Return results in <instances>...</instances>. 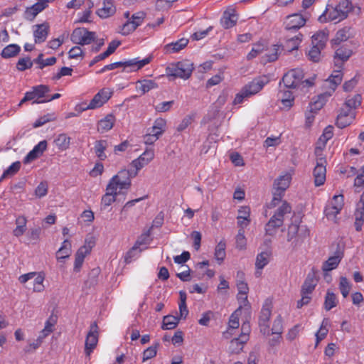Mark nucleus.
Wrapping results in <instances>:
<instances>
[{
	"mask_svg": "<svg viewBox=\"0 0 364 364\" xmlns=\"http://www.w3.org/2000/svg\"><path fill=\"white\" fill-rule=\"evenodd\" d=\"M338 288L342 296L344 298H346L350 291V289L352 288V284L346 277H341Z\"/></svg>",
	"mask_w": 364,
	"mask_h": 364,
	"instance_id": "55",
	"label": "nucleus"
},
{
	"mask_svg": "<svg viewBox=\"0 0 364 364\" xmlns=\"http://www.w3.org/2000/svg\"><path fill=\"white\" fill-rule=\"evenodd\" d=\"M116 11L112 0H104L102 6L97 11V14L102 18L112 16Z\"/></svg>",
	"mask_w": 364,
	"mask_h": 364,
	"instance_id": "40",
	"label": "nucleus"
},
{
	"mask_svg": "<svg viewBox=\"0 0 364 364\" xmlns=\"http://www.w3.org/2000/svg\"><path fill=\"white\" fill-rule=\"evenodd\" d=\"M329 321L327 318H324L322 321L321 325L316 333V346L326 338L328 332Z\"/></svg>",
	"mask_w": 364,
	"mask_h": 364,
	"instance_id": "52",
	"label": "nucleus"
},
{
	"mask_svg": "<svg viewBox=\"0 0 364 364\" xmlns=\"http://www.w3.org/2000/svg\"><path fill=\"white\" fill-rule=\"evenodd\" d=\"M242 312L245 314H250V311L246 312L245 311V307L239 306L238 308L231 314L228 321V329L223 333V337L225 338H230L232 335V331L238 328L240 326L239 318Z\"/></svg>",
	"mask_w": 364,
	"mask_h": 364,
	"instance_id": "19",
	"label": "nucleus"
},
{
	"mask_svg": "<svg viewBox=\"0 0 364 364\" xmlns=\"http://www.w3.org/2000/svg\"><path fill=\"white\" fill-rule=\"evenodd\" d=\"M70 40L73 43L81 46L90 45L96 40V33L83 27L77 28L72 32Z\"/></svg>",
	"mask_w": 364,
	"mask_h": 364,
	"instance_id": "11",
	"label": "nucleus"
},
{
	"mask_svg": "<svg viewBox=\"0 0 364 364\" xmlns=\"http://www.w3.org/2000/svg\"><path fill=\"white\" fill-rule=\"evenodd\" d=\"M34 42L36 43H41L44 42L49 33L50 26L47 22L40 24L33 25L32 27Z\"/></svg>",
	"mask_w": 364,
	"mask_h": 364,
	"instance_id": "22",
	"label": "nucleus"
},
{
	"mask_svg": "<svg viewBox=\"0 0 364 364\" xmlns=\"http://www.w3.org/2000/svg\"><path fill=\"white\" fill-rule=\"evenodd\" d=\"M269 82V78L266 75H263L254 79L242 88L250 97H252L258 93Z\"/></svg>",
	"mask_w": 364,
	"mask_h": 364,
	"instance_id": "21",
	"label": "nucleus"
},
{
	"mask_svg": "<svg viewBox=\"0 0 364 364\" xmlns=\"http://www.w3.org/2000/svg\"><path fill=\"white\" fill-rule=\"evenodd\" d=\"M158 85L156 82L146 79L138 80L135 85L136 90L141 95H144L150 90L156 89Z\"/></svg>",
	"mask_w": 364,
	"mask_h": 364,
	"instance_id": "41",
	"label": "nucleus"
},
{
	"mask_svg": "<svg viewBox=\"0 0 364 364\" xmlns=\"http://www.w3.org/2000/svg\"><path fill=\"white\" fill-rule=\"evenodd\" d=\"M193 70V65L189 60L171 64L166 68V74L168 77L188 79Z\"/></svg>",
	"mask_w": 364,
	"mask_h": 364,
	"instance_id": "5",
	"label": "nucleus"
},
{
	"mask_svg": "<svg viewBox=\"0 0 364 364\" xmlns=\"http://www.w3.org/2000/svg\"><path fill=\"white\" fill-rule=\"evenodd\" d=\"M47 6L48 4L45 2L38 1L33 5L27 7L24 13L25 18L29 21L33 20L35 17Z\"/></svg>",
	"mask_w": 364,
	"mask_h": 364,
	"instance_id": "36",
	"label": "nucleus"
},
{
	"mask_svg": "<svg viewBox=\"0 0 364 364\" xmlns=\"http://www.w3.org/2000/svg\"><path fill=\"white\" fill-rule=\"evenodd\" d=\"M21 51V47L18 44L12 43L6 46L1 51L3 58H11L16 56Z\"/></svg>",
	"mask_w": 364,
	"mask_h": 364,
	"instance_id": "48",
	"label": "nucleus"
},
{
	"mask_svg": "<svg viewBox=\"0 0 364 364\" xmlns=\"http://www.w3.org/2000/svg\"><path fill=\"white\" fill-rule=\"evenodd\" d=\"M304 77V73L300 69H293L287 73L282 81L287 88H296L300 86L304 87H309L314 85V78L302 80Z\"/></svg>",
	"mask_w": 364,
	"mask_h": 364,
	"instance_id": "3",
	"label": "nucleus"
},
{
	"mask_svg": "<svg viewBox=\"0 0 364 364\" xmlns=\"http://www.w3.org/2000/svg\"><path fill=\"white\" fill-rule=\"evenodd\" d=\"M95 242L93 237L85 240V244L80 247L75 253L73 270L75 272H80L84 259L86 256L90 255Z\"/></svg>",
	"mask_w": 364,
	"mask_h": 364,
	"instance_id": "14",
	"label": "nucleus"
},
{
	"mask_svg": "<svg viewBox=\"0 0 364 364\" xmlns=\"http://www.w3.org/2000/svg\"><path fill=\"white\" fill-rule=\"evenodd\" d=\"M49 88L45 85H38L34 87L33 90L31 92H27L28 94H31V97H32V100H33V103L40 104L45 103L46 98L42 100L45 97V95L48 92Z\"/></svg>",
	"mask_w": 364,
	"mask_h": 364,
	"instance_id": "34",
	"label": "nucleus"
},
{
	"mask_svg": "<svg viewBox=\"0 0 364 364\" xmlns=\"http://www.w3.org/2000/svg\"><path fill=\"white\" fill-rule=\"evenodd\" d=\"M264 50V45L261 43H256L253 46L251 51L247 54V58L252 60L258 55H263Z\"/></svg>",
	"mask_w": 364,
	"mask_h": 364,
	"instance_id": "60",
	"label": "nucleus"
},
{
	"mask_svg": "<svg viewBox=\"0 0 364 364\" xmlns=\"http://www.w3.org/2000/svg\"><path fill=\"white\" fill-rule=\"evenodd\" d=\"M48 192V186L47 182L42 181L41 182L38 186L36 188L34 191V195L37 198H41L45 197Z\"/></svg>",
	"mask_w": 364,
	"mask_h": 364,
	"instance_id": "62",
	"label": "nucleus"
},
{
	"mask_svg": "<svg viewBox=\"0 0 364 364\" xmlns=\"http://www.w3.org/2000/svg\"><path fill=\"white\" fill-rule=\"evenodd\" d=\"M154 156L155 152L154 149L147 148L137 159L133 160L132 162V166L136 169L135 172L134 173V176L137 175L139 170L151 163L154 159Z\"/></svg>",
	"mask_w": 364,
	"mask_h": 364,
	"instance_id": "18",
	"label": "nucleus"
},
{
	"mask_svg": "<svg viewBox=\"0 0 364 364\" xmlns=\"http://www.w3.org/2000/svg\"><path fill=\"white\" fill-rule=\"evenodd\" d=\"M250 208L248 206H241L237 210V224L240 229L247 228L250 222Z\"/></svg>",
	"mask_w": 364,
	"mask_h": 364,
	"instance_id": "25",
	"label": "nucleus"
},
{
	"mask_svg": "<svg viewBox=\"0 0 364 364\" xmlns=\"http://www.w3.org/2000/svg\"><path fill=\"white\" fill-rule=\"evenodd\" d=\"M338 304V299L336 295L328 290L325 296L324 308L326 311H329L331 309L336 306Z\"/></svg>",
	"mask_w": 364,
	"mask_h": 364,
	"instance_id": "56",
	"label": "nucleus"
},
{
	"mask_svg": "<svg viewBox=\"0 0 364 364\" xmlns=\"http://www.w3.org/2000/svg\"><path fill=\"white\" fill-rule=\"evenodd\" d=\"M134 176V173L129 170L122 169L110 178L107 187L119 194L124 190L127 191L130 188L132 178Z\"/></svg>",
	"mask_w": 364,
	"mask_h": 364,
	"instance_id": "2",
	"label": "nucleus"
},
{
	"mask_svg": "<svg viewBox=\"0 0 364 364\" xmlns=\"http://www.w3.org/2000/svg\"><path fill=\"white\" fill-rule=\"evenodd\" d=\"M188 43V40L187 38H181L175 42H172L171 43L166 44L164 46V51L166 53L171 54L178 53L182 49H183Z\"/></svg>",
	"mask_w": 364,
	"mask_h": 364,
	"instance_id": "39",
	"label": "nucleus"
},
{
	"mask_svg": "<svg viewBox=\"0 0 364 364\" xmlns=\"http://www.w3.org/2000/svg\"><path fill=\"white\" fill-rule=\"evenodd\" d=\"M118 194L109 189L108 187H106V193L101 199V205L103 208H106L111 205L117 198V196Z\"/></svg>",
	"mask_w": 364,
	"mask_h": 364,
	"instance_id": "50",
	"label": "nucleus"
},
{
	"mask_svg": "<svg viewBox=\"0 0 364 364\" xmlns=\"http://www.w3.org/2000/svg\"><path fill=\"white\" fill-rule=\"evenodd\" d=\"M236 247L240 250H245L247 245V239L245 236L244 229H239L235 237Z\"/></svg>",
	"mask_w": 364,
	"mask_h": 364,
	"instance_id": "64",
	"label": "nucleus"
},
{
	"mask_svg": "<svg viewBox=\"0 0 364 364\" xmlns=\"http://www.w3.org/2000/svg\"><path fill=\"white\" fill-rule=\"evenodd\" d=\"M294 175V170L291 169L282 172L274 181V188L278 192L274 194L272 200L271 205L275 206L282 197L283 193L289 187L292 176Z\"/></svg>",
	"mask_w": 364,
	"mask_h": 364,
	"instance_id": "6",
	"label": "nucleus"
},
{
	"mask_svg": "<svg viewBox=\"0 0 364 364\" xmlns=\"http://www.w3.org/2000/svg\"><path fill=\"white\" fill-rule=\"evenodd\" d=\"M72 253V243L68 239H65L60 247L55 253V257L58 262L63 263L65 259H68Z\"/></svg>",
	"mask_w": 364,
	"mask_h": 364,
	"instance_id": "28",
	"label": "nucleus"
},
{
	"mask_svg": "<svg viewBox=\"0 0 364 364\" xmlns=\"http://www.w3.org/2000/svg\"><path fill=\"white\" fill-rule=\"evenodd\" d=\"M326 165L327 161L326 158L316 159L315 166L312 172L316 186H320L324 184L326 179Z\"/></svg>",
	"mask_w": 364,
	"mask_h": 364,
	"instance_id": "16",
	"label": "nucleus"
},
{
	"mask_svg": "<svg viewBox=\"0 0 364 364\" xmlns=\"http://www.w3.org/2000/svg\"><path fill=\"white\" fill-rule=\"evenodd\" d=\"M167 122L166 120L162 117L156 118L153 125L147 129L152 136H156L160 138L166 131Z\"/></svg>",
	"mask_w": 364,
	"mask_h": 364,
	"instance_id": "31",
	"label": "nucleus"
},
{
	"mask_svg": "<svg viewBox=\"0 0 364 364\" xmlns=\"http://www.w3.org/2000/svg\"><path fill=\"white\" fill-rule=\"evenodd\" d=\"M179 321V318L174 316L168 315L163 318L162 328L170 330L174 328Z\"/></svg>",
	"mask_w": 364,
	"mask_h": 364,
	"instance_id": "59",
	"label": "nucleus"
},
{
	"mask_svg": "<svg viewBox=\"0 0 364 364\" xmlns=\"http://www.w3.org/2000/svg\"><path fill=\"white\" fill-rule=\"evenodd\" d=\"M278 98L281 101L283 108L289 109L294 103V97L289 90H280Z\"/></svg>",
	"mask_w": 364,
	"mask_h": 364,
	"instance_id": "43",
	"label": "nucleus"
},
{
	"mask_svg": "<svg viewBox=\"0 0 364 364\" xmlns=\"http://www.w3.org/2000/svg\"><path fill=\"white\" fill-rule=\"evenodd\" d=\"M237 21V15L234 9L230 8L224 11L220 19L222 26L225 28L233 27Z\"/></svg>",
	"mask_w": 364,
	"mask_h": 364,
	"instance_id": "26",
	"label": "nucleus"
},
{
	"mask_svg": "<svg viewBox=\"0 0 364 364\" xmlns=\"http://www.w3.org/2000/svg\"><path fill=\"white\" fill-rule=\"evenodd\" d=\"M146 249V242L138 240L133 247L125 255L124 260L127 263H130L134 258L137 257L140 252Z\"/></svg>",
	"mask_w": 364,
	"mask_h": 364,
	"instance_id": "33",
	"label": "nucleus"
},
{
	"mask_svg": "<svg viewBox=\"0 0 364 364\" xmlns=\"http://www.w3.org/2000/svg\"><path fill=\"white\" fill-rule=\"evenodd\" d=\"M352 55V50L346 47L338 48L334 55V67L338 69H342L343 64Z\"/></svg>",
	"mask_w": 364,
	"mask_h": 364,
	"instance_id": "24",
	"label": "nucleus"
},
{
	"mask_svg": "<svg viewBox=\"0 0 364 364\" xmlns=\"http://www.w3.org/2000/svg\"><path fill=\"white\" fill-rule=\"evenodd\" d=\"M272 314V304L269 301H265L261 309L259 317V326L260 332L264 336L270 335L269 319Z\"/></svg>",
	"mask_w": 364,
	"mask_h": 364,
	"instance_id": "17",
	"label": "nucleus"
},
{
	"mask_svg": "<svg viewBox=\"0 0 364 364\" xmlns=\"http://www.w3.org/2000/svg\"><path fill=\"white\" fill-rule=\"evenodd\" d=\"M108 146V142L106 140H98L95 141L94 145V150L96 156L101 161L107 158L105 150Z\"/></svg>",
	"mask_w": 364,
	"mask_h": 364,
	"instance_id": "51",
	"label": "nucleus"
},
{
	"mask_svg": "<svg viewBox=\"0 0 364 364\" xmlns=\"http://www.w3.org/2000/svg\"><path fill=\"white\" fill-rule=\"evenodd\" d=\"M279 51L280 46L278 45H272L269 47L264 45V50L262 58L264 63L274 61L278 58Z\"/></svg>",
	"mask_w": 364,
	"mask_h": 364,
	"instance_id": "37",
	"label": "nucleus"
},
{
	"mask_svg": "<svg viewBox=\"0 0 364 364\" xmlns=\"http://www.w3.org/2000/svg\"><path fill=\"white\" fill-rule=\"evenodd\" d=\"M236 286L237 289V299L240 306L245 307V311L248 312L250 310V304L247 299L249 287L245 280V274L242 272L237 273Z\"/></svg>",
	"mask_w": 364,
	"mask_h": 364,
	"instance_id": "8",
	"label": "nucleus"
},
{
	"mask_svg": "<svg viewBox=\"0 0 364 364\" xmlns=\"http://www.w3.org/2000/svg\"><path fill=\"white\" fill-rule=\"evenodd\" d=\"M361 97L360 95H354L352 97H349L346 99L343 108L346 109V111L348 112H354V109H355L360 104Z\"/></svg>",
	"mask_w": 364,
	"mask_h": 364,
	"instance_id": "54",
	"label": "nucleus"
},
{
	"mask_svg": "<svg viewBox=\"0 0 364 364\" xmlns=\"http://www.w3.org/2000/svg\"><path fill=\"white\" fill-rule=\"evenodd\" d=\"M291 207L286 201L276 210L265 226L266 233L269 235H274L279 228L282 226L284 215L289 213Z\"/></svg>",
	"mask_w": 364,
	"mask_h": 364,
	"instance_id": "4",
	"label": "nucleus"
},
{
	"mask_svg": "<svg viewBox=\"0 0 364 364\" xmlns=\"http://www.w3.org/2000/svg\"><path fill=\"white\" fill-rule=\"evenodd\" d=\"M283 320L281 315H278L274 320L270 333L281 335L283 329Z\"/></svg>",
	"mask_w": 364,
	"mask_h": 364,
	"instance_id": "61",
	"label": "nucleus"
},
{
	"mask_svg": "<svg viewBox=\"0 0 364 364\" xmlns=\"http://www.w3.org/2000/svg\"><path fill=\"white\" fill-rule=\"evenodd\" d=\"M342 69L336 68L328 79L326 80V84L331 89V91H334L338 85H339L343 79Z\"/></svg>",
	"mask_w": 364,
	"mask_h": 364,
	"instance_id": "45",
	"label": "nucleus"
},
{
	"mask_svg": "<svg viewBox=\"0 0 364 364\" xmlns=\"http://www.w3.org/2000/svg\"><path fill=\"white\" fill-rule=\"evenodd\" d=\"M27 219L25 216H18L16 220V227L13 231V234L16 237H20L26 232Z\"/></svg>",
	"mask_w": 364,
	"mask_h": 364,
	"instance_id": "53",
	"label": "nucleus"
},
{
	"mask_svg": "<svg viewBox=\"0 0 364 364\" xmlns=\"http://www.w3.org/2000/svg\"><path fill=\"white\" fill-rule=\"evenodd\" d=\"M344 205L343 196L335 195L326 205L324 214L329 220L337 222V215L341 213Z\"/></svg>",
	"mask_w": 364,
	"mask_h": 364,
	"instance_id": "10",
	"label": "nucleus"
},
{
	"mask_svg": "<svg viewBox=\"0 0 364 364\" xmlns=\"http://www.w3.org/2000/svg\"><path fill=\"white\" fill-rule=\"evenodd\" d=\"M47 149V141L46 140L41 141L36 144L31 151L28 152L24 159V163L28 164L33 160L39 158Z\"/></svg>",
	"mask_w": 364,
	"mask_h": 364,
	"instance_id": "27",
	"label": "nucleus"
},
{
	"mask_svg": "<svg viewBox=\"0 0 364 364\" xmlns=\"http://www.w3.org/2000/svg\"><path fill=\"white\" fill-rule=\"evenodd\" d=\"M144 12H137L131 16V19L127 20L117 28V32L122 36H128L133 33L138 26H141L145 18Z\"/></svg>",
	"mask_w": 364,
	"mask_h": 364,
	"instance_id": "9",
	"label": "nucleus"
},
{
	"mask_svg": "<svg viewBox=\"0 0 364 364\" xmlns=\"http://www.w3.org/2000/svg\"><path fill=\"white\" fill-rule=\"evenodd\" d=\"M98 342V327L95 322L90 326L85 343V353L89 356L97 346Z\"/></svg>",
	"mask_w": 364,
	"mask_h": 364,
	"instance_id": "20",
	"label": "nucleus"
},
{
	"mask_svg": "<svg viewBox=\"0 0 364 364\" xmlns=\"http://www.w3.org/2000/svg\"><path fill=\"white\" fill-rule=\"evenodd\" d=\"M225 247L226 245L223 240L219 242L215 247V258L219 264H221L225 257Z\"/></svg>",
	"mask_w": 364,
	"mask_h": 364,
	"instance_id": "58",
	"label": "nucleus"
},
{
	"mask_svg": "<svg viewBox=\"0 0 364 364\" xmlns=\"http://www.w3.org/2000/svg\"><path fill=\"white\" fill-rule=\"evenodd\" d=\"M115 117L109 114L97 122V129L101 134L106 133L111 130L115 123Z\"/></svg>",
	"mask_w": 364,
	"mask_h": 364,
	"instance_id": "32",
	"label": "nucleus"
},
{
	"mask_svg": "<svg viewBox=\"0 0 364 364\" xmlns=\"http://www.w3.org/2000/svg\"><path fill=\"white\" fill-rule=\"evenodd\" d=\"M271 257V252L264 250L257 254L255 259V277H260L262 269L269 264Z\"/></svg>",
	"mask_w": 364,
	"mask_h": 364,
	"instance_id": "23",
	"label": "nucleus"
},
{
	"mask_svg": "<svg viewBox=\"0 0 364 364\" xmlns=\"http://www.w3.org/2000/svg\"><path fill=\"white\" fill-rule=\"evenodd\" d=\"M302 38L303 35L300 33H298L295 36L287 39L284 47L288 51L296 50L301 43Z\"/></svg>",
	"mask_w": 364,
	"mask_h": 364,
	"instance_id": "47",
	"label": "nucleus"
},
{
	"mask_svg": "<svg viewBox=\"0 0 364 364\" xmlns=\"http://www.w3.org/2000/svg\"><path fill=\"white\" fill-rule=\"evenodd\" d=\"M153 57L151 55H148L143 59L136 58L124 62H116L108 64L105 65V69L111 70L119 67H123L124 70L127 72H135L150 63Z\"/></svg>",
	"mask_w": 364,
	"mask_h": 364,
	"instance_id": "7",
	"label": "nucleus"
},
{
	"mask_svg": "<svg viewBox=\"0 0 364 364\" xmlns=\"http://www.w3.org/2000/svg\"><path fill=\"white\" fill-rule=\"evenodd\" d=\"M331 95V93L321 94L316 97H314L309 105L308 110L311 113H316L320 110L326 102L328 96Z\"/></svg>",
	"mask_w": 364,
	"mask_h": 364,
	"instance_id": "38",
	"label": "nucleus"
},
{
	"mask_svg": "<svg viewBox=\"0 0 364 364\" xmlns=\"http://www.w3.org/2000/svg\"><path fill=\"white\" fill-rule=\"evenodd\" d=\"M341 261V257L340 255H334L330 257L326 261H325L322 265V270L323 272H330L335 269Z\"/></svg>",
	"mask_w": 364,
	"mask_h": 364,
	"instance_id": "49",
	"label": "nucleus"
},
{
	"mask_svg": "<svg viewBox=\"0 0 364 364\" xmlns=\"http://www.w3.org/2000/svg\"><path fill=\"white\" fill-rule=\"evenodd\" d=\"M83 56L84 52L82 46L80 45L73 47L68 52V57L70 59L81 60L83 58Z\"/></svg>",
	"mask_w": 364,
	"mask_h": 364,
	"instance_id": "63",
	"label": "nucleus"
},
{
	"mask_svg": "<svg viewBox=\"0 0 364 364\" xmlns=\"http://www.w3.org/2000/svg\"><path fill=\"white\" fill-rule=\"evenodd\" d=\"M351 10L352 4L349 0H339L336 3L331 1L318 20L321 23L328 21L338 23L346 19Z\"/></svg>",
	"mask_w": 364,
	"mask_h": 364,
	"instance_id": "1",
	"label": "nucleus"
},
{
	"mask_svg": "<svg viewBox=\"0 0 364 364\" xmlns=\"http://www.w3.org/2000/svg\"><path fill=\"white\" fill-rule=\"evenodd\" d=\"M21 168V163L19 161H15L11 164L2 173L0 178V182L4 179L11 177L15 175Z\"/></svg>",
	"mask_w": 364,
	"mask_h": 364,
	"instance_id": "57",
	"label": "nucleus"
},
{
	"mask_svg": "<svg viewBox=\"0 0 364 364\" xmlns=\"http://www.w3.org/2000/svg\"><path fill=\"white\" fill-rule=\"evenodd\" d=\"M328 31L325 30L318 31L312 36V45L317 46L321 48L325 46L328 40Z\"/></svg>",
	"mask_w": 364,
	"mask_h": 364,
	"instance_id": "46",
	"label": "nucleus"
},
{
	"mask_svg": "<svg viewBox=\"0 0 364 364\" xmlns=\"http://www.w3.org/2000/svg\"><path fill=\"white\" fill-rule=\"evenodd\" d=\"M45 274L43 272H31L19 276L18 280L21 284H26L28 281L33 279V291L41 293L45 289Z\"/></svg>",
	"mask_w": 364,
	"mask_h": 364,
	"instance_id": "12",
	"label": "nucleus"
},
{
	"mask_svg": "<svg viewBox=\"0 0 364 364\" xmlns=\"http://www.w3.org/2000/svg\"><path fill=\"white\" fill-rule=\"evenodd\" d=\"M318 280L314 274H309L301 289V294L310 295L314 290Z\"/></svg>",
	"mask_w": 364,
	"mask_h": 364,
	"instance_id": "44",
	"label": "nucleus"
},
{
	"mask_svg": "<svg viewBox=\"0 0 364 364\" xmlns=\"http://www.w3.org/2000/svg\"><path fill=\"white\" fill-rule=\"evenodd\" d=\"M247 341V334L246 333H240L239 337L235 338L230 341L229 345L230 352L235 354L240 353L242 350L244 346Z\"/></svg>",
	"mask_w": 364,
	"mask_h": 364,
	"instance_id": "29",
	"label": "nucleus"
},
{
	"mask_svg": "<svg viewBox=\"0 0 364 364\" xmlns=\"http://www.w3.org/2000/svg\"><path fill=\"white\" fill-rule=\"evenodd\" d=\"M310 18L308 12L295 13L287 16L284 21V28L287 30H299L305 26Z\"/></svg>",
	"mask_w": 364,
	"mask_h": 364,
	"instance_id": "13",
	"label": "nucleus"
},
{
	"mask_svg": "<svg viewBox=\"0 0 364 364\" xmlns=\"http://www.w3.org/2000/svg\"><path fill=\"white\" fill-rule=\"evenodd\" d=\"M112 95V89L109 87H104L101 89L97 94L94 95L90 103L83 109H95L102 107L107 102H108Z\"/></svg>",
	"mask_w": 364,
	"mask_h": 364,
	"instance_id": "15",
	"label": "nucleus"
},
{
	"mask_svg": "<svg viewBox=\"0 0 364 364\" xmlns=\"http://www.w3.org/2000/svg\"><path fill=\"white\" fill-rule=\"evenodd\" d=\"M54 144L58 150L64 151L70 148L71 138L65 133L60 134L54 139Z\"/></svg>",
	"mask_w": 364,
	"mask_h": 364,
	"instance_id": "42",
	"label": "nucleus"
},
{
	"mask_svg": "<svg viewBox=\"0 0 364 364\" xmlns=\"http://www.w3.org/2000/svg\"><path fill=\"white\" fill-rule=\"evenodd\" d=\"M354 217L355 230L360 231L364 223V192L361 196L360 201L357 203Z\"/></svg>",
	"mask_w": 364,
	"mask_h": 364,
	"instance_id": "30",
	"label": "nucleus"
},
{
	"mask_svg": "<svg viewBox=\"0 0 364 364\" xmlns=\"http://www.w3.org/2000/svg\"><path fill=\"white\" fill-rule=\"evenodd\" d=\"M355 118L354 112H347L344 108H342L341 112L337 117L336 124L339 128H344L350 125Z\"/></svg>",
	"mask_w": 364,
	"mask_h": 364,
	"instance_id": "35",
	"label": "nucleus"
}]
</instances>
